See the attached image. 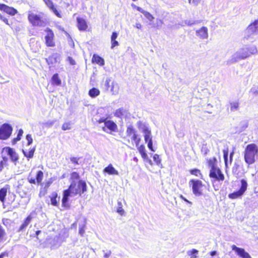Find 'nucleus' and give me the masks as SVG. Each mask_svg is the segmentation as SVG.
Segmentation results:
<instances>
[{"label":"nucleus","instance_id":"f704fd0d","mask_svg":"<svg viewBox=\"0 0 258 258\" xmlns=\"http://www.w3.org/2000/svg\"><path fill=\"white\" fill-rule=\"evenodd\" d=\"M198 250L196 249H192L187 252L188 255L190 256V258H197V254H198Z\"/></svg>","mask_w":258,"mask_h":258},{"label":"nucleus","instance_id":"bf43d9fd","mask_svg":"<svg viewBox=\"0 0 258 258\" xmlns=\"http://www.w3.org/2000/svg\"><path fill=\"white\" fill-rule=\"evenodd\" d=\"M134 140L136 142V145L138 146L139 143L140 141V139L137 138V137L136 136H135L134 137Z\"/></svg>","mask_w":258,"mask_h":258},{"label":"nucleus","instance_id":"37998d69","mask_svg":"<svg viewBox=\"0 0 258 258\" xmlns=\"http://www.w3.org/2000/svg\"><path fill=\"white\" fill-rule=\"evenodd\" d=\"M223 157L224 159V161L226 164L228 160V149L227 148L226 149H224L223 151Z\"/></svg>","mask_w":258,"mask_h":258},{"label":"nucleus","instance_id":"e433bc0d","mask_svg":"<svg viewBox=\"0 0 258 258\" xmlns=\"http://www.w3.org/2000/svg\"><path fill=\"white\" fill-rule=\"evenodd\" d=\"M143 14L144 16L150 21H152L154 19V17L148 12H143Z\"/></svg>","mask_w":258,"mask_h":258},{"label":"nucleus","instance_id":"a211bd4d","mask_svg":"<svg viewBox=\"0 0 258 258\" xmlns=\"http://www.w3.org/2000/svg\"><path fill=\"white\" fill-rule=\"evenodd\" d=\"M77 26L80 31H85L88 28V25L86 20L82 18L78 17L77 18Z\"/></svg>","mask_w":258,"mask_h":258},{"label":"nucleus","instance_id":"c9c22d12","mask_svg":"<svg viewBox=\"0 0 258 258\" xmlns=\"http://www.w3.org/2000/svg\"><path fill=\"white\" fill-rule=\"evenodd\" d=\"M23 134V130H19L18 133L17 134V136L16 138H14L13 140L12 143L13 144H15L17 142L20 141L21 139V137L22 136Z\"/></svg>","mask_w":258,"mask_h":258},{"label":"nucleus","instance_id":"3c124183","mask_svg":"<svg viewBox=\"0 0 258 258\" xmlns=\"http://www.w3.org/2000/svg\"><path fill=\"white\" fill-rule=\"evenodd\" d=\"M0 19L2 20L3 22H4L7 25L10 26V24L9 23L8 20L4 17L2 14L0 13Z\"/></svg>","mask_w":258,"mask_h":258},{"label":"nucleus","instance_id":"72a5a7b5","mask_svg":"<svg viewBox=\"0 0 258 258\" xmlns=\"http://www.w3.org/2000/svg\"><path fill=\"white\" fill-rule=\"evenodd\" d=\"M6 232L4 227L0 224V242L5 240Z\"/></svg>","mask_w":258,"mask_h":258},{"label":"nucleus","instance_id":"0eeeda50","mask_svg":"<svg viewBox=\"0 0 258 258\" xmlns=\"http://www.w3.org/2000/svg\"><path fill=\"white\" fill-rule=\"evenodd\" d=\"M193 194L196 196L202 195V188L204 186L202 181L198 179H191L189 181Z\"/></svg>","mask_w":258,"mask_h":258},{"label":"nucleus","instance_id":"69168bd1","mask_svg":"<svg viewBox=\"0 0 258 258\" xmlns=\"http://www.w3.org/2000/svg\"><path fill=\"white\" fill-rule=\"evenodd\" d=\"M217 254V251H212L210 252V254L211 255V256H214V255H215L216 254Z\"/></svg>","mask_w":258,"mask_h":258},{"label":"nucleus","instance_id":"09e8293b","mask_svg":"<svg viewBox=\"0 0 258 258\" xmlns=\"http://www.w3.org/2000/svg\"><path fill=\"white\" fill-rule=\"evenodd\" d=\"M26 139L28 142V145H30L33 142V139L31 135L28 134L26 135Z\"/></svg>","mask_w":258,"mask_h":258},{"label":"nucleus","instance_id":"4d7b16f0","mask_svg":"<svg viewBox=\"0 0 258 258\" xmlns=\"http://www.w3.org/2000/svg\"><path fill=\"white\" fill-rule=\"evenodd\" d=\"M132 6L136 8L137 10H138L139 12H141L143 14V12H145L141 8L139 7H136L135 5L132 4Z\"/></svg>","mask_w":258,"mask_h":258},{"label":"nucleus","instance_id":"bb28decb","mask_svg":"<svg viewBox=\"0 0 258 258\" xmlns=\"http://www.w3.org/2000/svg\"><path fill=\"white\" fill-rule=\"evenodd\" d=\"M118 34L116 32H113L111 36V46L113 49L115 46L118 45V42L116 40Z\"/></svg>","mask_w":258,"mask_h":258},{"label":"nucleus","instance_id":"cd10ccee","mask_svg":"<svg viewBox=\"0 0 258 258\" xmlns=\"http://www.w3.org/2000/svg\"><path fill=\"white\" fill-rule=\"evenodd\" d=\"M100 91L98 89L93 87L88 92V95L91 98H95L100 94Z\"/></svg>","mask_w":258,"mask_h":258},{"label":"nucleus","instance_id":"20e7f679","mask_svg":"<svg viewBox=\"0 0 258 258\" xmlns=\"http://www.w3.org/2000/svg\"><path fill=\"white\" fill-rule=\"evenodd\" d=\"M28 19L33 26L44 27L46 25V20L42 13L38 14L34 13H29Z\"/></svg>","mask_w":258,"mask_h":258},{"label":"nucleus","instance_id":"680f3d73","mask_svg":"<svg viewBox=\"0 0 258 258\" xmlns=\"http://www.w3.org/2000/svg\"><path fill=\"white\" fill-rule=\"evenodd\" d=\"M8 160V158L6 157H3V160L2 161H3V165H4L5 163H6Z\"/></svg>","mask_w":258,"mask_h":258},{"label":"nucleus","instance_id":"9b49d317","mask_svg":"<svg viewBox=\"0 0 258 258\" xmlns=\"http://www.w3.org/2000/svg\"><path fill=\"white\" fill-rule=\"evenodd\" d=\"M33 219V217L32 215V214L28 215L26 218L24 219V220L22 222L21 224L19 227L17 231L22 232L24 231L28 226L29 224L31 222Z\"/></svg>","mask_w":258,"mask_h":258},{"label":"nucleus","instance_id":"f3484780","mask_svg":"<svg viewBox=\"0 0 258 258\" xmlns=\"http://www.w3.org/2000/svg\"><path fill=\"white\" fill-rule=\"evenodd\" d=\"M0 10L12 16L15 15L17 13V11L15 9L10 7L5 4H0Z\"/></svg>","mask_w":258,"mask_h":258},{"label":"nucleus","instance_id":"393cba45","mask_svg":"<svg viewBox=\"0 0 258 258\" xmlns=\"http://www.w3.org/2000/svg\"><path fill=\"white\" fill-rule=\"evenodd\" d=\"M207 162L208 166L210 168V169L213 168H216L218 167L217 166V160L216 157H212L209 159H207Z\"/></svg>","mask_w":258,"mask_h":258},{"label":"nucleus","instance_id":"dca6fc26","mask_svg":"<svg viewBox=\"0 0 258 258\" xmlns=\"http://www.w3.org/2000/svg\"><path fill=\"white\" fill-rule=\"evenodd\" d=\"M70 190L65 189L63 191L62 198L61 201L62 207L66 208H69L70 205L68 203L69 197L71 195Z\"/></svg>","mask_w":258,"mask_h":258},{"label":"nucleus","instance_id":"774afa93","mask_svg":"<svg viewBox=\"0 0 258 258\" xmlns=\"http://www.w3.org/2000/svg\"><path fill=\"white\" fill-rule=\"evenodd\" d=\"M67 127H68V126H67V124L64 123L63 124V125L62 126V129H67Z\"/></svg>","mask_w":258,"mask_h":258},{"label":"nucleus","instance_id":"412c9836","mask_svg":"<svg viewBox=\"0 0 258 258\" xmlns=\"http://www.w3.org/2000/svg\"><path fill=\"white\" fill-rule=\"evenodd\" d=\"M198 36L202 39L207 38L208 36V29L206 27H203L196 31Z\"/></svg>","mask_w":258,"mask_h":258},{"label":"nucleus","instance_id":"b1692460","mask_svg":"<svg viewBox=\"0 0 258 258\" xmlns=\"http://www.w3.org/2000/svg\"><path fill=\"white\" fill-rule=\"evenodd\" d=\"M93 63H96L100 66H103L105 63L104 59L97 54H94L92 59Z\"/></svg>","mask_w":258,"mask_h":258},{"label":"nucleus","instance_id":"864d4df0","mask_svg":"<svg viewBox=\"0 0 258 258\" xmlns=\"http://www.w3.org/2000/svg\"><path fill=\"white\" fill-rule=\"evenodd\" d=\"M189 4L197 5L200 2V0H188Z\"/></svg>","mask_w":258,"mask_h":258},{"label":"nucleus","instance_id":"6ab92c4d","mask_svg":"<svg viewBox=\"0 0 258 258\" xmlns=\"http://www.w3.org/2000/svg\"><path fill=\"white\" fill-rule=\"evenodd\" d=\"M35 150L36 148L35 147H34L28 150L26 149H23L22 151L24 156L26 157L28 160H29L33 157Z\"/></svg>","mask_w":258,"mask_h":258},{"label":"nucleus","instance_id":"423d86ee","mask_svg":"<svg viewBox=\"0 0 258 258\" xmlns=\"http://www.w3.org/2000/svg\"><path fill=\"white\" fill-rule=\"evenodd\" d=\"M240 186L239 189L228 195V198L230 199H236L241 198L247 189L248 184L246 180L242 179L240 180Z\"/></svg>","mask_w":258,"mask_h":258},{"label":"nucleus","instance_id":"39448f33","mask_svg":"<svg viewBox=\"0 0 258 258\" xmlns=\"http://www.w3.org/2000/svg\"><path fill=\"white\" fill-rule=\"evenodd\" d=\"M209 177L214 186L216 182H221L225 180L224 174L219 167L210 169Z\"/></svg>","mask_w":258,"mask_h":258},{"label":"nucleus","instance_id":"f8f14e48","mask_svg":"<svg viewBox=\"0 0 258 258\" xmlns=\"http://www.w3.org/2000/svg\"><path fill=\"white\" fill-rule=\"evenodd\" d=\"M60 54L58 53H53L48 58H45L48 65H53L60 61Z\"/></svg>","mask_w":258,"mask_h":258},{"label":"nucleus","instance_id":"5fc2aeb1","mask_svg":"<svg viewBox=\"0 0 258 258\" xmlns=\"http://www.w3.org/2000/svg\"><path fill=\"white\" fill-rule=\"evenodd\" d=\"M179 198L183 200L184 201H185V202H186L188 204H191V202H190V201H189L188 200H187L186 198H185L182 195H180L179 196Z\"/></svg>","mask_w":258,"mask_h":258},{"label":"nucleus","instance_id":"a878e982","mask_svg":"<svg viewBox=\"0 0 258 258\" xmlns=\"http://www.w3.org/2000/svg\"><path fill=\"white\" fill-rule=\"evenodd\" d=\"M12 130H0V140H6L11 135Z\"/></svg>","mask_w":258,"mask_h":258},{"label":"nucleus","instance_id":"c756f323","mask_svg":"<svg viewBox=\"0 0 258 258\" xmlns=\"http://www.w3.org/2000/svg\"><path fill=\"white\" fill-rule=\"evenodd\" d=\"M251 54V52H248L247 50L243 49L240 52L238 57L241 59H244L250 56Z\"/></svg>","mask_w":258,"mask_h":258},{"label":"nucleus","instance_id":"2eb2a0df","mask_svg":"<svg viewBox=\"0 0 258 258\" xmlns=\"http://www.w3.org/2000/svg\"><path fill=\"white\" fill-rule=\"evenodd\" d=\"M145 141L147 143V146L148 148L152 152H155V150L153 147V143L152 137L151 135V132L150 130H145Z\"/></svg>","mask_w":258,"mask_h":258},{"label":"nucleus","instance_id":"8fccbe9b","mask_svg":"<svg viewBox=\"0 0 258 258\" xmlns=\"http://www.w3.org/2000/svg\"><path fill=\"white\" fill-rule=\"evenodd\" d=\"M110 82H111V80L110 78H107L106 79L105 82V84H104L106 89H107V90L109 89V87H110Z\"/></svg>","mask_w":258,"mask_h":258},{"label":"nucleus","instance_id":"1a4fd4ad","mask_svg":"<svg viewBox=\"0 0 258 258\" xmlns=\"http://www.w3.org/2000/svg\"><path fill=\"white\" fill-rule=\"evenodd\" d=\"M2 152H5L10 156L11 160L16 164L19 160V156L15 150L10 147H5L2 149Z\"/></svg>","mask_w":258,"mask_h":258},{"label":"nucleus","instance_id":"ea45409f","mask_svg":"<svg viewBox=\"0 0 258 258\" xmlns=\"http://www.w3.org/2000/svg\"><path fill=\"white\" fill-rule=\"evenodd\" d=\"M239 107V103L237 102L230 103V109L231 111L236 110Z\"/></svg>","mask_w":258,"mask_h":258},{"label":"nucleus","instance_id":"603ef678","mask_svg":"<svg viewBox=\"0 0 258 258\" xmlns=\"http://www.w3.org/2000/svg\"><path fill=\"white\" fill-rule=\"evenodd\" d=\"M55 122L56 121H48L45 123V127L48 128L51 127L52 126V124Z\"/></svg>","mask_w":258,"mask_h":258},{"label":"nucleus","instance_id":"6e6d98bb","mask_svg":"<svg viewBox=\"0 0 258 258\" xmlns=\"http://www.w3.org/2000/svg\"><path fill=\"white\" fill-rule=\"evenodd\" d=\"M68 60H69V61L70 62V63L71 65L75 64V63H76L75 61L71 57L69 56L68 57Z\"/></svg>","mask_w":258,"mask_h":258},{"label":"nucleus","instance_id":"6e6552de","mask_svg":"<svg viewBox=\"0 0 258 258\" xmlns=\"http://www.w3.org/2000/svg\"><path fill=\"white\" fill-rule=\"evenodd\" d=\"M44 31L47 33L45 36L46 45L48 47H54L55 42L54 41V34L53 32L49 28H47Z\"/></svg>","mask_w":258,"mask_h":258},{"label":"nucleus","instance_id":"7ed1b4c3","mask_svg":"<svg viewBox=\"0 0 258 258\" xmlns=\"http://www.w3.org/2000/svg\"><path fill=\"white\" fill-rule=\"evenodd\" d=\"M87 187L86 183L83 180H79L78 182L72 181L69 188L70 192L72 196L78 195L81 197L83 194L87 191Z\"/></svg>","mask_w":258,"mask_h":258},{"label":"nucleus","instance_id":"9d476101","mask_svg":"<svg viewBox=\"0 0 258 258\" xmlns=\"http://www.w3.org/2000/svg\"><path fill=\"white\" fill-rule=\"evenodd\" d=\"M49 201L46 202L48 205H51L54 207H58L59 204V197L56 191L52 192L48 197Z\"/></svg>","mask_w":258,"mask_h":258},{"label":"nucleus","instance_id":"4be33fe9","mask_svg":"<svg viewBox=\"0 0 258 258\" xmlns=\"http://www.w3.org/2000/svg\"><path fill=\"white\" fill-rule=\"evenodd\" d=\"M247 29L251 33H254L258 31V19L255 20L250 23L247 27Z\"/></svg>","mask_w":258,"mask_h":258},{"label":"nucleus","instance_id":"4468645a","mask_svg":"<svg viewBox=\"0 0 258 258\" xmlns=\"http://www.w3.org/2000/svg\"><path fill=\"white\" fill-rule=\"evenodd\" d=\"M10 190V185L6 184L0 188V202L4 205L6 202V196Z\"/></svg>","mask_w":258,"mask_h":258},{"label":"nucleus","instance_id":"473e14b6","mask_svg":"<svg viewBox=\"0 0 258 258\" xmlns=\"http://www.w3.org/2000/svg\"><path fill=\"white\" fill-rule=\"evenodd\" d=\"M153 160L156 163V165L160 168L163 167L162 164L161 163V159L158 154H154L153 157Z\"/></svg>","mask_w":258,"mask_h":258},{"label":"nucleus","instance_id":"58836bf2","mask_svg":"<svg viewBox=\"0 0 258 258\" xmlns=\"http://www.w3.org/2000/svg\"><path fill=\"white\" fill-rule=\"evenodd\" d=\"M189 172L191 174L194 175L196 176H199V175H201L200 170L198 169H192L189 170Z\"/></svg>","mask_w":258,"mask_h":258},{"label":"nucleus","instance_id":"de8ad7c7","mask_svg":"<svg viewBox=\"0 0 258 258\" xmlns=\"http://www.w3.org/2000/svg\"><path fill=\"white\" fill-rule=\"evenodd\" d=\"M85 225H83L79 227V234L81 235V236H84V233H85Z\"/></svg>","mask_w":258,"mask_h":258},{"label":"nucleus","instance_id":"4c0bfd02","mask_svg":"<svg viewBox=\"0 0 258 258\" xmlns=\"http://www.w3.org/2000/svg\"><path fill=\"white\" fill-rule=\"evenodd\" d=\"M80 178V175L77 172H73L71 174V179L72 181H74V180H78Z\"/></svg>","mask_w":258,"mask_h":258},{"label":"nucleus","instance_id":"ddd939ff","mask_svg":"<svg viewBox=\"0 0 258 258\" xmlns=\"http://www.w3.org/2000/svg\"><path fill=\"white\" fill-rule=\"evenodd\" d=\"M231 248L241 258H251L249 253L242 248L238 247L235 245H231Z\"/></svg>","mask_w":258,"mask_h":258},{"label":"nucleus","instance_id":"13d9d810","mask_svg":"<svg viewBox=\"0 0 258 258\" xmlns=\"http://www.w3.org/2000/svg\"><path fill=\"white\" fill-rule=\"evenodd\" d=\"M117 212L122 215L124 214V211L121 207H119L117 210Z\"/></svg>","mask_w":258,"mask_h":258},{"label":"nucleus","instance_id":"e2e57ef3","mask_svg":"<svg viewBox=\"0 0 258 258\" xmlns=\"http://www.w3.org/2000/svg\"><path fill=\"white\" fill-rule=\"evenodd\" d=\"M41 233V231L40 230H37L36 232H35V237H36L37 239L38 238V235Z\"/></svg>","mask_w":258,"mask_h":258},{"label":"nucleus","instance_id":"338daca9","mask_svg":"<svg viewBox=\"0 0 258 258\" xmlns=\"http://www.w3.org/2000/svg\"><path fill=\"white\" fill-rule=\"evenodd\" d=\"M136 27L138 29H141L142 28V25L140 23H138L136 24Z\"/></svg>","mask_w":258,"mask_h":258},{"label":"nucleus","instance_id":"2f4dec72","mask_svg":"<svg viewBox=\"0 0 258 258\" xmlns=\"http://www.w3.org/2000/svg\"><path fill=\"white\" fill-rule=\"evenodd\" d=\"M138 150L143 159H146L147 158V154L146 153L145 147L144 145L140 146L138 147Z\"/></svg>","mask_w":258,"mask_h":258},{"label":"nucleus","instance_id":"f03ea898","mask_svg":"<svg viewBox=\"0 0 258 258\" xmlns=\"http://www.w3.org/2000/svg\"><path fill=\"white\" fill-rule=\"evenodd\" d=\"M258 154V146L254 144H248L244 151V160L246 164L251 165L255 162Z\"/></svg>","mask_w":258,"mask_h":258},{"label":"nucleus","instance_id":"c03bdc74","mask_svg":"<svg viewBox=\"0 0 258 258\" xmlns=\"http://www.w3.org/2000/svg\"><path fill=\"white\" fill-rule=\"evenodd\" d=\"M0 129H13V127L10 124L5 123L0 126Z\"/></svg>","mask_w":258,"mask_h":258},{"label":"nucleus","instance_id":"f257e3e1","mask_svg":"<svg viewBox=\"0 0 258 258\" xmlns=\"http://www.w3.org/2000/svg\"><path fill=\"white\" fill-rule=\"evenodd\" d=\"M44 177V173L42 170H38L35 173V178L33 177V171L32 170L28 174L27 180L30 184L40 185L41 188L39 192V197H42L44 196L48 191V189L52 184L53 179L52 178H49L48 180L46 181L42 184V180Z\"/></svg>","mask_w":258,"mask_h":258},{"label":"nucleus","instance_id":"a18cd8bd","mask_svg":"<svg viewBox=\"0 0 258 258\" xmlns=\"http://www.w3.org/2000/svg\"><path fill=\"white\" fill-rule=\"evenodd\" d=\"M50 10L58 18H61V15L58 12V11L55 8V7H53Z\"/></svg>","mask_w":258,"mask_h":258},{"label":"nucleus","instance_id":"aec40b11","mask_svg":"<svg viewBox=\"0 0 258 258\" xmlns=\"http://www.w3.org/2000/svg\"><path fill=\"white\" fill-rule=\"evenodd\" d=\"M99 122H104L105 126H106L107 129H116L117 127V125L114 121L107 120L106 118L101 119L99 120Z\"/></svg>","mask_w":258,"mask_h":258},{"label":"nucleus","instance_id":"a19ab883","mask_svg":"<svg viewBox=\"0 0 258 258\" xmlns=\"http://www.w3.org/2000/svg\"><path fill=\"white\" fill-rule=\"evenodd\" d=\"M10 255V251L6 250L0 253V258H9Z\"/></svg>","mask_w":258,"mask_h":258},{"label":"nucleus","instance_id":"0e129e2a","mask_svg":"<svg viewBox=\"0 0 258 258\" xmlns=\"http://www.w3.org/2000/svg\"><path fill=\"white\" fill-rule=\"evenodd\" d=\"M115 88V86L114 85H113L111 88V91L112 92V94H114L115 92H116V90L114 91V89Z\"/></svg>","mask_w":258,"mask_h":258},{"label":"nucleus","instance_id":"052dcab7","mask_svg":"<svg viewBox=\"0 0 258 258\" xmlns=\"http://www.w3.org/2000/svg\"><path fill=\"white\" fill-rule=\"evenodd\" d=\"M4 169L3 161H0V172H1Z\"/></svg>","mask_w":258,"mask_h":258},{"label":"nucleus","instance_id":"c85d7f7f","mask_svg":"<svg viewBox=\"0 0 258 258\" xmlns=\"http://www.w3.org/2000/svg\"><path fill=\"white\" fill-rule=\"evenodd\" d=\"M52 83L56 86L60 85L61 80L59 79L58 74H54L51 78Z\"/></svg>","mask_w":258,"mask_h":258},{"label":"nucleus","instance_id":"49530a36","mask_svg":"<svg viewBox=\"0 0 258 258\" xmlns=\"http://www.w3.org/2000/svg\"><path fill=\"white\" fill-rule=\"evenodd\" d=\"M80 159V157H73L70 158V160L72 162V163H73L75 165H78L79 164V160Z\"/></svg>","mask_w":258,"mask_h":258},{"label":"nucleus","instance_id":"5701e85b","mask_svg":"<svg viewBox=\"0 0 258 258\" xmlns=\"http://www.w3.org/2000/svg\"><path fill=\"white\" fill-rule=\"evenodd\" d=\"M103 172L107 173L109 175H117L118 174V171L115 169V168L113 167L112 164H110L108 166L106 167L104 170Z\"/></svg>","mask_w":258,"mask_h":258},{"label":"nucleus","instance_id":"79ce46f5","mask_svg":"<svg viewBox=\"0 0 258 258\" xmlns=\"http://www.w3.org/2000/svg\"><path fill=\"white\" fill-rule=\"evenodd\" d=\"M43 1L50 10L54 7L53 3L51 0H43Z\"/></svg>","mask_w":258,"mask_h":258},{"label":"nucleus","instance_id":"7c9ffc66","mask_svg":"<svg viewBox=\"0 0 258 258\" xmlns=\"http://www.w3.org/2000/svg\"><path fill=\"white\" fill-rule=\"evenodd\" d=\"M114 116L120 118H123L126 116L125 112L122 108H119L116 110L114 113Z\"/></svg>","mask_w":258,"mask_h":258}]
</instances>
